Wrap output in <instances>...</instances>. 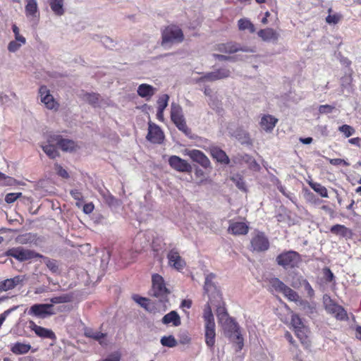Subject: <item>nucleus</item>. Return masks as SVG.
I'll return each mask as SVG.
<instances>
[{"mask_svg":"<svg viewBox=\"0 0 361 361\" xmlns=\"http://www.w3.org/2000/svg\"><path fill=\"white\" fill-rule=\"evenodd\" d=\"M225 334L231 342L237 345L238 350H242L244 345L243 338L238 324L233 319H229L227 322L225 327Z\"/></svg>","mask_w":361,"mask_h":361,"instance_id":"obj_1","label":"nucleus"},{"mask_svg":"<svg viewBox=\"0 0 361 361\" xmlns=\"http://www.w3.org/2000/svg\"><path fill=\"white\" fill-rule=\"evenodd\" d=\"M183 33L180 28L176 25L166 27L162 32V44L180 43L183 40Z\"/></svg>","mask_w":361,"mask_h":361,"instance_id":"obj_2","label":"nucleus"},{"mask_svg":"<svg viewBox=\"0 0 361 361\" xmlns=\"http://www.w3.org/2000/svg\"><path fill=\"white\" fill-rule=\"evenodd\" d=\"M323 302L326 311L333 315L336 319L341 321L348 320V317L345 309L335 303L329 295H325L324 296Z\"/></svg>","mask_w":361,"mask_h":361,"instance_id":"obj_3","label":"nucleus"},{"mask_svg":"<svg viewBox=\"0 0 361 361\" xmlns=\"http://www.w3.org/2000/svg\"><path fill=\"white\" fill-rule=\"evenodd\" d=\"M171 118L178 130L183 132L185 135L190 133L183 116L182 107L177 103H171Z\"/></svg>","mask_w":361,"mask_h":361,"instance_id":"obj_4","label":"nucleus"},{"mask_svg":"<svg viewBox=\"0 0 361 361\" xmlns=\"http://www.w3.org/2000/svg\"><path fill=\"white\" fill-rule=\"evenodd\" d=\"M276 261L284 269L293 268L300 262V256L297 252L289 250L279 255Z\"/></svg>","mask_w":361,"mask_h":361,"instance_id":"obj_5","label":"nucleus"},{"mask_svg":"<svg viewBox=\"0 0 361 361\" xmlns=\"http://www.w3.org/2000/svg\"><path fill=\"white\" fill-rule=\"evenodd\" d=\"M8 256H11L20 262L30 260L37 257H42V255L23 247H13L6 252Z\"/></svg>","mask_w":361,"mask_h":361,"instance_id":"obj_6","label":"nucleus"},{"mask_svg":"<svg viewBox=\"0 0 361 361\" xmlns=\"http://www.w3.org/2000/svg\"><path fill=\"white\" fill-rule=\"evenodd\" d=\"M152 294L156 298H164L169 294V290L166 287V283L161 276L158 274H153L152 277Z\"/></svg>","mask_w":361,"mask_h":361,"instance_id":"obj_7","label":"nucleus"},{"mask_svg":"<svg viewBox=\"0 0 361 361\" xmlns=\"http://www.w3.org/2000/svg\"><path fill=\"white\" fill-rule=\"evenodd\" d=\"M214 278L215 275L214 274H209L206 276L204 290L208 295L211 302H213V299H216V302L219 303L221 300V295L213 282Z\"/></svg>","mask_w":361,"mask_h":361,"instance_id":"obj_8","label":"nucleus"},{"mask_svg":"<svg viewBox=\"0 0 361 361\" xmlns=\"http://www.w3.org/2000/svg\"><path fill=\"white\" fill-rule=\"evenodd\" d=\"M27 314L39 318H46L54 314L52 304H35L30 307Z\"/></svg>","mask_w":361,"mask_h":361,"instance_id":"obj_9","label":"nucleus"},{"mask_svg":"<svg viewBox=\"0 0 361 361\" xmlns=\"http://www.w3.org/2000/svg\"><path fill=\"white\" fill-rule=\"evenodd\" d=\"M39 96L41 102L47 109L53 111L58 110L59 104L50 94L49 90L46 86L40 87L39 89Z\"/></svg>","mask_w":361,"mask_h":361,"instance_id":"obj_10","label":"nucleus"},{"mask_svg":"<svg viewBox=\"0 0 361 361\" xmlns=\"http://www.w3.org/2000/svg\"><path fill=\"white\" fill-rule=\"evenodd\" d=\"M251 250L255 252H264L269 249V242L262 232H257L250 241Z\"/></svg>","mask_w":361,"mask_h":361,"instance_id":"obj_11","label":"nucleus"},{"mask_svg":"<svg viewBox=\"0 0 361 361\" xmlns=\"http://www.w3.org/2000/svg\"><path fill=\"white\" fill-rule=\"evenodd\" d=\"M231 71L226 68H220L214 71L205 73L203 76L195 80L196 82L204 81H215L230 77Z\"/></svg>","mask_w":361,"mask_h":361,"instance_id":"obj_12","label":"nucleus"},{"mask_svg":"<svg viewBox=\"0 0 361 361\" xmlns=\"http://www.w3.org/2000/svg\"><path fill=\"white\" fill-rule=\"evenodd\" d=\"M25 280V276L22 275L16 276L13 278L7 279L0 281V293L3 291H8L15 288L17 286L22 284ZM6 297H1L0 302L6 300Z\"/></svg>","mask_w":361,"mask_h":361,"instance_id":"obj_13","label":"nucleus"},{"mask_svg":"<svg viewBox=\"0 0 361 361\" xmlns=\"http://www.w3.org/2000/svg\"><path fill=\"white\" fill-rule=\"evenodd\" d=\"M50 142H56V145L64 152H72L75 149L77 145L74 141L64 139L60 135L53 134L49 136Z\"/></svg>","mask_w":361,"mask_h":361,"instance_id":"obj_14","label":"nucleus"},{"mask_svg":"<svg viewBox=\"0 0 361 361\" xmlns=\"http://www.w3.org/2000/svg\"><path fill=\"white\" fill-rule=\"evenodd\" d=\"M147 139L152 143L160 144L164 139V134L159 126L149 122Z\"/></svg>","mask_w":361,"mask_h":361,"instance_id":"obj_15","label":"nucleus"},{"mask_svg":"<svg viewBox=\"0 0 361 361\" xmlns=\"http://www.w3.org/2000/svg\"><path fill=\"white\" fill-rule=\"evenodd\" d=\"M169 164L173 169L180 172H190L192 170L191 166L185 160L176 155L170 157Z\"/></svg>","mask_w":361,"mask_h":361,"instance_id":"obj_16","label":"nucleus"},{"mask_svg":"<svg viewBox=\"0 0 361 361\" xmlns=\"http://www.w3.org/2000/svg\"><path fill=\"white\" fill-rule=\"evenodd\" d=\"M281 293H282L288 300L298 303L299 305L302 306L303 309H305L306 307L310 309L311 308V306L308 302L302 300L295 290L286 285Z\"/></svg>","mask_w":361,"mask_h":361,"instance_id":"obj_17","label":"nucleus"},{"mask_svg":"<svg viewBox=\"0 0 361 361\" xmlns=\"http://www.w3.org/2000/svg\"><path fill=\"white\" fill-rule=\"evenodd\" d=\"M29 328L34 331L37 336L42 338H49L51 340H56V338L52 330L38 326L32 321L29 322Z\"/></svg>","mask_w":361,"mask_h":361,"instance_id":"obj_18","label":"nucleus"},{"mask_svg":"<svg viewBox=\"0 0 361 361\" xmlns=\"http://www.w3.org/2000/svg\"><path fill=\"white\" fill-rule=\"evenodd\" d=\"M167 258L169 265L177 270H181L185 266V261L176 249L171 250L167 255Z\"/></svg>","mask_w":361,"mask_h":361,"instance_id":"obj_19","label":"nucleus"},{"mask_svg":"<svg viewBox=\"0 0 361 361\" xmlns=\"http://www.w3.org/2000/svg\"><path fill=\"white\" fill-rule=\"evenodd\" d=\"M25 15L26 17L35 23L38 21L39 13L37 0H25Z\"/></svg>","mask_w":361,"mask_h":361,"instance_id":"obj_20","label":"nucleus"},{"mask_svg":"<svg viewBox=\"0 0 361 361\" xmlns=\"http://www.w3.org/2000/svg\"><path fill=\"white\" fill-rule=\"evenodd\" d=\"M216 325L215 324H204V338L205 343L207 347L213 350L215 344V338H216Z\"/></svg>","mask_w":361,"mask_h":361,"instance_id":"obj_21","label":"nucleus"},{"mask_svg":"<svg viewBox=\"0 0 361 361\" xmlns=\"http://www.w3.org/2000/svg\"><path fill=\"white\" fill-rule=\"evenodd\" d=\"M186 154L190 157L194 161L197 162L202 166L207 168L210 165L209 159L204 154L198 149H191L186 152Z\"/></svg>","mask_w":361,"mask_h":361,"instance_id":"obj_22","label":"nucleus"},{"mask_svg":"<svg viewBox=\"0 0 361 361\" xmlns=\"http://www.w3.org/2000/svg\"><path fill=\"white\" fill-rule=\"evenodd\" d=\"M277 122L278 119L274 116L269 114H265L262 116L259 125L264 131L267 133H271L274 130Z\"/></svg>","mask_w":361,"mask_h":361,"instance_id":"obj_23","label":"nucleus"},{"mask_svg":"<svg viewBox=\"0 0 361 361\" xmlns=\"http://www.w3.org/2000/svg\"><path fill=\"white\" fill-rule=\"evenodd\" d=\"M257 35L264 42H276L280 37L279 32L270 27L259 30Z\"/></svg>","mask_w":361,"mask_h":361,"instance_id":"obj_24","label":"nucleus"},{"mask_svg":"<svg viewBox=\"0 0 361 361\" xmlns=\"http://www.w3.org/2000/svg\"><path fill=\"white\" fill-rule=\"evenodd\" d=\"M248 228V226L244 222L233 221L230 223L228 231L233 235H245Z\"/></svg>","mask_w":361,"mask_h":361,"instance_id":"obj_25","label":"nucleus"},{"mask_svg":"<svg viewBox=\"0 0 361 361\" xmlns=\"http://www.w3.org/2000/svg\"><path fill=\"white\" fill-rule=\"evenodd\" d=\"M156 92L157 89L155 87L145 83L140 85L137 90V94L140 97L145 98L146 100L150 99Z\"/></svg>","mask_w":361,"mask_h":361,"instance_id":"obj_26","label":"nucleus"},{"mask_svg":"<svg viewBox=\"0 0 361 361\" xmlns=\"http://www.w3.org/2000/svg\"><path fill=\"white\" fill-rule=\"evenodd\" d=\"M211 155L214 159H215L218 162L221 164H228L230 161L228 157L226 155L225 152H224L220 148L212 146L209 148Z\"/></svg>","mask_w":361,"mask_h":361,"instance_id":"obj_27","label":"nucleus"},{"mask_svg":"<svg viewBox=\"0 0 361 361\" xmlns=\"http://www.w3.org/2000/svg\"><path fill=\"white\" fill-rule=\"evenodd\" d=\"M216 49L220 52L226 53V54H233L239 50H243L245 51H248L247 49H241L238 46V44L233 42H227L219 44L216 45Z\"/></svg>","mask_w":361,"mask_h":361,"instance_id":"obj_28","label":"nucleus"},{"mask_svg":"<svg viewBox=\"0 0 361 361\" xmlns=\"http://www.w3.org/2000/svg\"><path fill=\"white\" fill-rule=\"evenodd\" d=\"M48 3L56 16H61L65 13L64 0H48Z\"/></svg>","mask_w":361,"mask_h":361,"instance_id":"obj_29","label":"nucleus"},{"mask_svg":"<svg viewBox=\"0 0 361 361\" xmlns=\"http://www.w3.org/2000/svg\"><path fill=\"white\" fill-rule=\"evenodd\" d=\"M161 321L164 324H171L173 326H178L181 324L180 316L176 311H171L164 315Z\"/></svg>","mask_w":361,"mask_h":361,"instance_id":"obj_30","label":"nucleus"},{"mask_svg":"<svg viewBox=\"0 0 361 361\" xmlns=\"http://www.w3.org/2000/svg\"><path fill=\"white\" fill-rule=\"evenodd\" d=\"M216 302V299H213V302H211L209 300L207 304L204 305V312H203V319L204 321V324H215L214 315L212 312L211 305H214V302Z\"/></svg>","mask_w":361,"mask_h":361,"instance_id":"obj_31","label":"nucleus"},{"mask_svg":"<svg viewBox=\"0 0 361 361\" xmlns=\"http://www.w3.org/2000/svg\"><path fill=\"white\" fill-rule=\"evenodd\" d=\"M85 335L88 338H91L99 341L101 345H106V342L105 340V334L88 328L85 330Z\"/></svg>","mask_w":361,"mask_h":361,"instance_id":"obj_32","label":"nucleus"},{"mask_svg":"<svg viewBox=\"0 0 361 361\" xmlns=\"http://www.w3.org/2000/svg\"><path fill=\"white\" fill-rule=\"evenodd\" d=\"M330 231L331 233L336 235H341L342 237H348L352 235V232L348 228L341 224H336L333 226L331 228Z\"/></svg>","mask_w":361,"mask_h":361,"instance_id":"obj_33","label":"nucleus"},{"mask_svg":"<svg viewBox=\"0 0 361 361\" xmlns=\"http://www.w3.org/2000/svg\"><path fill=\"white\" fill-rule=\"evenodd\" d=\"M48 145L42 146V149L49 157L54 159L59 156V152L56 147L57 145H56V142H50L49 137L48 138Z\"/></svg>","mask_w":361,"mask_h":361,"instance_id":"obj_34","label":"nucleus"},{"mask_svg":"<svg viewBox=\"0 0 361 361\" xmlns=\"http://www.w3.org/2000/svg\"><path fill=\"white\" fill-rule=\"evenodd\" d=\"M238 25L240 30H248L251 33H254L255 32V25L247 18H240L238 21Z\"/></svg>","mask_w":361,"mask_h":361,"instance_id":"obj_35","label":"nucleus"},{"mask_svg":"<svg viewBox=\"0 0 361 361\" xmlns=\"http://www.w3.org/2000/svg\"><path fill=\"white\" fill-rule=\"evenodd\" d=\"M296 336L300 339L302 344L307 345H308V339H307V334H308V327L307 326L297 329L294 330Z\"/></svg>","mask_w":361,"mask_h":361,"instance_id":"obj_36","label":"nucleus"},{"mask_svg":"<svg viewBox=\"0 0 361 361\" xmlns=\"http://www.w3.org/2000/svg\"><path fill=\"white\" fill-rule=\"evenodd\" d=\"M309 185L314 191L318 193L322 197H328L327 189L320 183L315 182H309Z\"/></svg>","mask_w":361,"mask_h":361,"instance_id":"obj_37","label":"nucleus"},{"mask_svg":"<svg viewBox=\"0 0 361 361\" xmlns=\"http://www.w3.org/2000/svg\"><path fill=\"white\" fill-rule=\"evenodd\" d=\"M30 349L29 344H25L21 343H16L11 348V350L15 354H24L27 353Z\"/></svg>","mask_w":361,"mask_h":361,"instance_id":"obj_38","label":"nucleus"},{"mask_svg":"<svg viewBox=\"0 0 361 361\" xmlns=\"http://www.w3.org/2000/svg\"><path fill=\"white\" fill-rule=\"evenodd\" d=\"M160 343L163 346L173 348L177 345L178 342L173 336H163Z\"/></svg>","mask_w":361,"mask_h":361,"instance_id":"obj_39","label":"nucleus"},{"mask_svg":"<svg viewBox=\"0 0 361 361\" xmlns=\"http://www.w3.org/2000/svg\"><path fill=\"white\" fill-rule=\"evenodd\" d=\"M291 324L294 330L306 326L302 319L296 314H293L291 316Z\"/></svg>","mask_w":361,"mask_h":361,"instance_id":"obj_40","label":"nucleus"},{"mask_svg":"<svg viewBox=\"0 0 361 361\" xmlns=\"http://www.w3.org/2000/svg\"><path fill=\"white\" fill-rule=\"evenodd\" d=\"M331 8H329V14L326 18V22L330 25L337 24L341 20L342 16L337 13L331 14Z\"/></svg>","mask_w":361,"mask_h":361,"instance_id":"obj_41","label":"nucleus"},{"mask_svg":"<svg viewBox=\"0 0 361 361\" xmlns=\"http://www.w3.org/2000/svg\"><path fill=\"white\" fill-rule=\"evenodd\" d=\"M270 286L278 292H281L286 284L277 278H272L269 280Z\"/></svg>","mask_w":361,"mask_h":361,"instance_id":"obj_42","label":"nucleus"},{"mask_svg":"<svg viewBox=\"0 0 361 361\" xmlns=\"http://www.w3.org/2000/svg\"><path fill=\"white\" fill-rule=\"evenodd\" d=\"M71 297L68 295L64 294L59 296H56L50 298L51 304H61L66 303L71 301Z\"/></svg>","mask_w":361,"mask_h":361,"instance_id":"obj_43","label":"nucleus"},{"mask_svg":"<svg viewBox=\"0 0 361 361\" xmlns=\"http://www.w3.org/2000/svg\"><path fill=\"white\" fill-rule=\"evenodd\" d=\"M169 99V96L166 94L160 96L157 100V109L164 111L165 109L168 106Z\"/></svg>","mask_w":361,"mask_h":361,"instance_id":"obj_44","label":"nucleus"},{"mask_svg":"<svg viewBox=\"0 0 361 361\" xmlns=\"http://www.w3.org/2000/svg\"><path fill=\"white\" fill-rule=\"evenodd\" d=\"M42 258L43 259L44 263L47 265L51 271L55 273L58 271V264L56 260L50 259L48 257L44 256H42Z\"/></svg>","mask_w":361,"mask_h":361,"instance_id":"obj_45","label":"nucleus"},{"mask_svg":"<svg viewBox=\"0 0 361 361\" xmlns=\"http://www.w3.org/2000/svg\"><path fill=\"white\" fill-rule=\"evenodd\" d=\"M231 180L235 184L236 187L243 191H245V184L242 178L239 174H235L231 177Z\"/></svg>","mask_w":361,"mask_h":361,"instance_id":"obj_46","label":"nucleus"},{"mask_svg":"<svg viewBox=\"0 0 361 361\" xmlns=\"http://www.w3.org/2000/svg\"><path fill=\"white\" fill-rule=\"evenodd\" d=\"M83 99L92 105H95L99 102V95L96 93H85Z\"/></svg>","mask_w":361,"mask_h":361,"instance_id":"obj_47","label":"nucleus"},{"mask_svg":"<svg viewBox=\"0 0 361 361\" xmlns=\"http://www.w3.org/2000/svg\"><path fill=\"white\" fill-rule=\"evenodd\" d=\"M25 42H20L17 40H11L8 44V51L11 53H15L18 51L20 47L25 44Z\"/></svg>","mask_w":361,"mask_h":361,"instance_id":"obj_48","label":"nucleus"},{"mask_svg":"<svg viewBox=\"0 0 361 361\" xmlns=\"http://www.w3.org/2000/svg\"><path fill=\"white\" fill-rule=\"evenodd\" d=\"M217 317L220 322H222L224 320L228 322L230 318H228L227 312L224 307L219 306L216 310Z\"/></svg>","mask_w":361,"mask_h":361,"instance_id":"obj_49","label":"nucleus"},{"mask_svg":"<svg viewBox=\"0 0 361 361\" xmlns=\"http://www.w3.org/2000/svg\"><path fill=\"white\" fill-rule=\"evenodd\" d=\"M0 181L4 185H14L16 184V180L12 177L8 176L0 172Z\"/></svg>","mask_w":361,"mask_h":361,"instance_id":"obj_50","label":"nucleus"},{"mask_svg":"<svg viewBox=\"0 0 361 361\" xmlns=\"http://www.w3.org/2000/svg\"><path fill=\"white\" fill-rule=\"evenodd\" d=\"M338 130L343 133L346 137H349L355 133V129L347 124H344L338 128Z\"/></svg>","mask_w":361,"mask_h":361,"instance_id":"obj_51","label":"nucleus"},{"mask_svg":"<svg viewBox=\"0 0 361 361\" xmlns=\"http://www.w3.org/2000/svg\"><path fill=\"white\" fill-rule=\"evenodd\" d=\"M22 196L21 192L8 193L5 197V201L8 204L14 202L18 198Z\"/></svg>","mask_w":361,"mask_h":361,"instance_id":"obj_52","label":"nucleus"},{"mask_svg":"<svg viewBox=\"0 0 361 361\" xmlns=\"http://www.w3.org/2000/svg\"><path fill=\"white\" fill-rule=\"evenodd\" d=\"M334 109L335 107L334 106L324 104L320 105L318 107V111L321 114H327L331 113Z\"/></svg>","mask_w":361,"mask_h":361,"instance_id":"obj_53","label":"nucleus"},{"mask_svg":"<svg viewBox=\"0 0 361 361\" xmlns=\"http://www.w3.org/2000/svg\"><path fill=\"white\" fill-rule=\"evenodd\" d=\"M133 299L137 303H138L141 307L144 308L147 307V306L151 302L149 300L145 298L140 297L138 295H135Z\"/></svg>","mask_w":361,"mask_h":361,"instance_id":"obj_54","label":"nucleus"},{"mask_svg":"<svg viewBox=\"0 0 361 361\" xmlns=\"http://www.w3.org/2000/svg\"><path fill=\"white\" fill-rule=\"evenodd\" d=\"M55 170L57 173V174L60 176H61L63 178H68V173L61 165L56 164L54 165Z\"/></svg>","mask_w":361,"mask_h":361,"instance_id":"obj_55","label":"nucleus"},{"mask_svg":"<svg viewBox=\"0 0 361 361\" xmlns=\"http://www.w3.org/2000/svg\"><path fill=\"white\" fill-rule=\"evenodd\" d=\"M302 284L303 285L304 288L307 291L308 295L310 297H312L314 292L310 283L306 280H302Z\"/></svg>","mask_w":361,"mask_h":361,"instance_id":"obj_56","label":"nucleus"},{"mask_svg":"<svg viewBox=\"0 0 361 361\" xmlns=\"http://www.w3.org/2000/svg\"><path fill=\"white\" fill-rule=\"evenodd\" d=\"M329 163L334 166L343 164L347 166L349 165V164L346 161L342 159H329Z\"/></svg>","mask_w":361,"mask_h":361,"instance_id":"obj_57","label":"nucleus"},{"mask_svg":"<svg viewBox=\"0 0 361 361\" xmlns=\"http://www.w3.org/2000/svg\"><path fill=\"white\" fill-rule=\"evenodd\" d=\"M73 198H74L77 201H82L83 197L81 192L78 190H72L70 192Z\"/></svg>","mask_w":361,"mask_h":361,"instance_id":"obj_58","label":"nucleus"},{"mask_svg":"<svg viewBox=\"0 0 361 361\" xmlns=\"http://www.w3.org/2000/svg\"><path fill=\"white\" fill-rule=\"evenodd\" d=\"M94 208V204L92 202H90V203L85 204L83 206L82 210L85 214H89L93 212Z\"/></svg>","mask_w":361,"mask_h":361,"instance_id":"obj_59","label":"nucleus"},{"mask_svg":"<svg viewBox=\"0 0 361 361\" xmlns=\"http://www.w3.org/2000/svg\"><path fill=\"white\" fill-rule=\"evenodd\" d=\"M243 160L247 163H250V166H252V165H255V166H257V164L256 163V161L252 159V157L247 155V154H245L243 157Z\"/></svg>","mask_w":361,"mask_h":361,"instance_id":"obj_60","label":"nucleus"},{"mask_svg":"<svg viewBox=\"0 0 361 361\" xmlns=\"http://www.w3.org/2000/svg\"><path fill=\"white\" fill-rule=\"evenodd\" d=\"M213 56L219 61H228V60H231L232 59V57H231V56L223 55V54H214Z\"/></svg>","mask_w":361,"mask_h":361,"instance_id":"obj_61","label":"nucleus"},{"mask_svg":"<svg viewBox=\"0 0 361 361\" xmlns=\"http://www.w3.org/2000/svg\"><path fill=\"white\" fill-rule=\"evenodd\" d=\"M348 142L351 145L361 147V138L360 137H353L348 140Z\"/></svg>","mask_w":361,"mask_h":361,"instance_id":"obj_62","label":"nucleus"},{"mask_svg":"<svg viewBox=\"0 0 361 361\" xmlns=\"http://www.w3.org/2000/svg\"><path fill=\"white\" fill-rule=\"evenodd\" d=\"M15 39L20 42H25L26 43V39L24 36H23L20 33L14 35Z\"/></svg>","mask_w":361,"mask_h":361,"instance_id":"obj_63","label":"nucleus"},{"mask_svg":"<svg viewBox=\"0 0 361 361\" xmlns=\"http://www.w3.org/2000/svg\"><path fill=\"white\" fill-rule=\"evenodd\" d=\"M103 361H120V357L117 355H111Z\"/></svg>","mask_w":361,"mask_h":361,"instance_id":"obj_64","label":"nucleus"}]
</instances>
